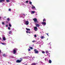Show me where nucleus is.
<instances>
[{"mask_svg": "<svg viewBox=\"0 0 65 65\" xmlns=\"http://www.w3.org/2000/svg\"><path fill=\"white\" fill-rule=\"evenodd\" d=\"M9 63V62H8V63Z\"/></svg>", "mask_w": 65, "mask_h": 65, "instance_id": "46", "label": "nucleus"}, {"mask_svg": "<svg viewBox=\"0 0 65 65\" xmlns=\"http://www.w3.org/2000/svg\"><path fill=\"white\" fill-rule=\"evenodd\" d=\"M28 33L29 34H30V32H29Z\"/></svg>", "mask_w": 65, "mask_h": 65, "instance_id": "43", "label": "nucleus"}, {"mask_svg": "<svg viewBox=\"0 0 65 65\" xmlns=\"http://www.w3.org/2000/svg\"><path fill=\"white\" fill-rule=\"evenodd\" d=\"M26 30H27V31H30V29L29 28H26Z\"/></svg>", "mask_w": 65, "mask_h": 65, "instance_id": "14", "label": "nucleus"}, {"mask_svg": "<svg viewBox=\"0 0 65 65\" xmlns=\"http://www.w3.org/2000/svg\"><path fill=\"white\" fill-rule=\"evenodd\" d=\"M9 26L10 27H11V26H12L11 25V24H10V23H9Z\"/></svg>", "mask_w": 65, "mask_h": 65, "instance_id": "15", "label": "nucleus"}, {"mask_svg": "<svg viewBox=\"0 0 65 65\" xmlns=\"http://www.w3.org/2000/svg\"><path fill=\"white\" fill-rule=\"evenodd\" d=\"M48 62L49 63H51L52 61L51 60H49L48 61Z\"/></svg>", "mask_w": 65, "mask_h": 65, "instance_id": "13", "label": "nucleus"}, {"mask_svg": "<svg viewBox=\"0 0 65 65\" xmlns=\"http://www.w3.org/2000/svg\"><path fill=\"white\" fill-rule=\"evenodd\" d=\"M0 39H1V38H0Z\"/></svg>", "mask_w": 65, "mask_h": 65, "instance_id": "45", "label": "nucleus"}, {"mask_svg": "<svg viewBox=\"0 0 65 65\" xmlns=\"http://www.w3.org/2000/svg\"><path fill=\"white\" fill-rule=\"evenodd\" d=\"M32 9H34V8H35V6L32 7H31Z\"/></svg>", "mask_w": 65, "mask_h": 65, "instance_id": "18", "label": "nucleus"}, {"mask_svg": "<svg viewBox=\"0 0 65 65\" xmlns=\"http://www.w3.org/2000/svg\"><path fill=\"white\" fill-rule=\"evenodd\" d=\"M9 11H11V9H9Z\"/></svg>", "mask_w": 65, "mask_h": 65, "instance_id": "32", "label": "nucleus"}, {"mask_svg": "<svg viewBox=\"0 0 65 65\" xmlns=\"http://www.w3.org/2000/svg\"><path fill=\"white\" fill-rule=\"evenodd\" d=\"M3 2L2 1V0H0V3H1V2Z\"/></svg>", "mask_w": 65, "mask_h": 65, "instance_id": "30", "label": "nucleus"}, {"mask_svg": "<svg viewBox=\"0 0 65 65\" xmlns=\"http://www.w3.org/2000/svg\"><path fill=\"white\" fill-rule=\"evenodd\" d=\"M29 48H30V49H31V50H32L33 49V47H29Z\"/></svg>", "mask_w": 65, "mask_h": 65, "instance_id": "22", "label": "nucleus"}, {"mask_svg": "<svg viewBox=\"0 0 65 65\" xmlns=\"http://www.w3.org/2000/svg\"><path fill=\"white\" fill-rule=\"evenodd\" d=\"M31 65H36L35 63H32Z\"/></svg>", "mask_w": 65, "mask_h": 65, "instance_id": "17", "label": "nucleus"}, {"mask_svg": "<svg viewBox=\"0 0 65 65\" xmlns=\"http://www.w3.org/2000/svg\"><path fill=\"white\" fill-rule=\"evenodd\" d=\"M6 23H8V21H6Z\"/></svg>", "mask_w": 65, "mask_h": 65, "instance_id": "40", "label": "nucleus"}, {"mask_svg": "<svg viewBox=\"0 0 65 65\" xmlns=\"http://www.w3.org/2000/svg\"><path fill=\"white\" fill-rule=\"evenodd\" d=\"M2 25H4V22H2Z\"/></svg>", "mask_w": 65, "mask_h": 65, "instance_id": "27", "label": "nucleus"}, {"mask_svg": "<svg viewBox=\"0 0 65 65\" xmlns=\"http://www.w3.org/2000/svg\"><path fill=\"white\" fill-rule=\"evenodd\" d=\"M28 1H26L25 2H26V3H28Z\"/></svg>", "mask_w": 65, "mask_h": 65, "instance_id": "31", "label": "nucleus"}, {"mask_svg": "<svg viewBox=\"0 0 65 65\" xmlns=\"http://www.w3.org/2000/svg\"><path fill=\"white\" fill-rule=\"evenodd\" d=\"M1 53V51L0 50V54Z\"/></svg>", "mask_w": 65, "mask_h": 65, "instance_id": "41", "label": "nucleus"}, {"mask_svg": "<svg viewBox=\"0 0 65 65\" xmlns=\"http://www.w3.org/2000/svg\"><path fill=\"white\" fill-rule=\"evenodd\" d=\"M34 29L35 30V31H37V27L36 26H35L34 27Z\"/></svg>", "mask_w": 65, "mask_h": 65, "instance_id": "6", "label": "nucleus"}, {"mask_svg": "<svg viewBox=\"0 0 65 65\" xmlns=\"http://www.w3.org/2000/svg\"><path fill=\"white\" fill-rule=\"evenodd\" d=\"M31 14H32L34 13H35V11H31Z\"/></svg>", "mask_w": 65, "mask_h": 65, "instance_id": "9", "label": "nucleus"}, {"mask_svg": "<svg viewBox=\"0 0 65 65\" xmlns=\"http://www.w3.org/2000/svg\"><path fill=\"white\" fill-rule=\"evenodd\" d=\"M32 42H35V40H34L32 41Z\"/></svg>", "mask_w": 65, "mask_h": 65, "instance_id": "28", "label": "nucleus"}, {"mask_svg": "<svg viewBox=\"0 0 65 65\" xmlns=\"http://www.w3.org/2000/svg\"><path fill=\"white\" fill-rule=\"evenodd\" d=\"M36 27H39L40 26V25H39V24H36Z\"/></svg>", "mask_w": 65, "mask_h": 65, "instance_id": "8", "label": "nucleus"}, {"mask_svg": "<svg viewBox=\"0 0 65 65\" xmlns=\"http://www.w3.org/2000/svg\"><path fill=\"white\" fill-rule=\"evenodd\" d=\"M26 32L27 33H28L29 32H28V31H26Z\"/></svg>", "mask_w": 65, "mask_h": 65, "instance_id": "39", "label": "nucleus"}, {"mask_svg": "<svg viewBox=\"0 0 65 65\" xmlns=\"http://www.w3.org/2000/svg\"><path fill=\"white\" fill-rule=\"evenodd\" d=\"M25 24L26 25H29V21H26Z\"/></svg>", "mask_w": 65, "mask_h": 65, "instance_id": "5", "label": "nucleus"}, {"mask_svg": "<svg viewBox=\"0 0 65 65\" xmlns=\"http://www.w3.org/2000/svg\"><path fill=\"white\" fill-rule=\"evenodd\" d=\"M11 31H9V34H11Z\"/></svg>", "mask_w": 65, "mask_h": 65, "instance_id": "25", "label": "nucleus"}, {"mask_svg": "<svg viewBox=\"0 0 65 65\" xmlns=\"http://www.w3.org/2000/svg\"><path fill=\"white\" fill-rule=\"evenodd\" d=\"M46 53H48V51H46Z\"/></svg>", "mask_w": 65, "mask_h": 65, "instance_id": "29", "label": "nucleus"}, {"mask_svg": "<svg viewBox=\"0 0 65 65\" xmlns=\"http://www.w3.org/2000/svg\"><path fill=\"white\" fill-rule=\"evenodd\" d=\"M34 37H37V36H36V35H35L34 36Z\"/></svg>", "mask_w": 65, "mask_h": 65, "instance_id": "33", "label": "nucleus"}, {"mask_svg": "<svg viewBox=\"0 0 65 65\" xmlns=\"http://www.w3.org/2000/svg\"><path fill=\"white\" fill-rule=\"evenodd\" d=\"M6 27H8V25H6Z\"/></svg>", "mask_w": 65, "mask_h": 65, "instance_id": "35", "label": "nucleus"}, {"mask_svg": "<svg viewBox=\"0 0 65 65\" xmlns=\"http://www.w3.org/2000/svg\"><path fill=\"white\" fill-rule=\"evenodd\" d=\"M45 61H46V58H45Z\"/></svg>", "mask_w": 65, "mask_h": 65, "instance_id": "38", "label": "nucleus"}, {"mask_svg": "<svg viewBox=\"0 0 65 65\" xmlns=\"http://www.w3.org/2000/svg\"><path fill=\"white\" fill-rule=\"evenodd\" d=\"M1 17H0V19H1Z\"/></svg>", "mask_w": 65, "mask_h": 65, "instance_id": "44", "label": "nucleus"}, {"mask_svg": "<svg viewBox=\"0 0 65 65\" xmlns=\"http://www.w3.org/2000/svg\"><path fill=\"white\" fill-rule=\"evenodd\" d=\"M11 58H13V56H11Z\"/></svg>", "mask_w": 65, "mask_h": 65, "instance_id": "42", "label": "nucleus"}, {"mask_svg": "<svg viewBox=\"0 0 65 65\" xmlns=\"http://www.w3.org/2000/svg\"><path fill=\"white\" fill-rule=\"evenodd\" d=\"M46 34L47 35V36H48L49 35H48V34L46 33Z\"/></svg>", "mask_w": 65, "mask_h": 65, "instance_id": "37", "label": "nucleus"}, {"mask_svg": "<svg viewBox=\"0 0 65 65\" xmlns=\"http://www.w3.org/2000/svg\"><path fill=\"white\" fill-rule=\"evenodd\" d=\"M22 61V59L21 60H17L16 61V63H20V62H21V61Z\"/></svg>", "mask_w": 65, "mask_h": 65, "instance_id": "4", "label": "nucleus"}, {"mask_svg": "<svg viewBox=\"0 0 65 65\" xmlns=\"http://www.w3.org/2000/svg\"><path fill=\"white\" fill-rule=\"evenodd\" d=\"M5 0H2L3 2H4Z\"/></svg>", "mask_w": 65, "mask_h": 65, "instance_id": "36", "label": "nucleus"}, {"mask_svg": "<svg viewBox=\"0 0 65 65\" xmlns=\"http://www.w3.org/2000/svg\"><path fill=\"white\" fill-rule=\"evenodd\" d=\"M43 22H44V21H46V20H45V19H44L43 20Z\"/></svg>", "mask_w": 65, "mask_h": 65, "instance_id": "20", "label": "nucleus"}, {"mask_svg": "<svg viewBox=\"0 0 65 65\" xmlns=\"http://www.w3.org/2000/svg\"><path fill=\"white\" fill-rule=\"evenodd\" d=\"M8 30H10V27H8Z\"/></svg>", "mask_w": 65, "mask_h": 65, "instance_id": "24", "label": "nucleus"}, {"mask_svg": "<svg viewBox=\"0 0 65 65\" xmlns=\"http://www.w3.org/2000/svg\"><path fill=\"white\" fill-rule=\"evenodd\" d=\"M3 57H6L7 56L5 54H4L3 55Z\"/></svg>", "mask_w": 65, "mask_h": 65, "instance_id": "12", "label": "nucleus"}, {"mask_svg": "<svg viewBox=\"0 0 65 65\" xmlns=\"http://www.w3.org/2000/svg\"><path fill=\"white\" fill-rule=\"evenodd\" d=\"M7 21H10V19H9V18H8L7 19Z\"/></svg>", "mask_w": 65, "mask_h": 65, "instance_id": "19", "label": "nucleus"}, {"mask_svg": "<svg viewBox=\"0 0 65 65\" xmlns=\"http://www.w3.org/2000/svg\"><path fill=\"white\" fill-rule=\"evenodd\" d=\"M30 49H28V51H29H29H30Z\"/></svg>", "mask_w": 65, "mask_h": 65, "instance_id": "34", "label": "nucleus"}, {"mask_svg": "<svg viewBox=\"0 0 65 65\" xmlns=\"http://www.w3.org/2000/svg\"><path fill=\"white\" fill-rule=\"evenodd\" d=\"M1 44H2L3 45H6V43H1Z\"/></svg>", "mask_w": 65, "mask_h": 65, "instance_id": "10", "label": "nucleus"}, {"mask_svg": "<svg viewBox=\"0 0 65 65\" xmlns=\"http://www.w3.org/2000/svg\"><path fill=\"white\" fill-rule=\"evenodd\" d=\"M18 50V49H16V50L13 49V54H16V53H17V51H16Z\"/></svg>", "mask_w": 65, "mask_h": 65, "instance_id": "2", "label": "nucleus"}, {"mask_svg": "<svg viewBox=\"0 0 65 65\" xmlns=\"http://www.w3.org/2000/svg\"><path fill=\"white\" fill-rule=\"evenodd\" d=\"M34 51L35 52V54H38V53H39L38 51H37L36 49H34Z\"/></svg>", "mask_w": 65, "mask_h": 65, "instance_id": "3", "label": "nucleus"}, {"mask_svg": "<svg viewBox=\"0 0 65 65\" xmlns=\"http://www.w3.org/2000/svg\"><path fill=\"white\" fill-rule=\"evenodd\" d=\"M6 1L7 2H9V0H6Z\"/></svg>", "mask_w": 65, "mask_h": 65, "instance_id": "21", "label": "nucleus"}, {"mask_svg": "<svg viewBox=\"0 0 65 65\" xmlns=\"http://www.w3.org/2000/svg\"><path fill=\"white\" fill-rule=\"evenodd\" d=\"M29 3L30 5H32V2H29Z\"/></svg>", "mask_w": 65, "mask_h": 65, "instance_id": "23", "label": "nucleus"}, {"mask_svg": "<svg viewBox=\"0 0 65 65\" xmlns=\"http://www.w3.org/2000/svg\"><path fill=\"white\" fill-rule=\"evenodd\" d=\"M42 53L43 54H44L45 53V52H44V51H43L42 52Z\"/></svg>", "mask_w": 65, "mask_h": 65, "instance_id": "26", "label": "nucleus"}, {"mask_svg": "<svg viewBox=\"0 0 65 65\" xmlns=\"http://www.w3.org/2000/svg\"><path fill=\"white\" fill-rule=\"evenodd\" d=\"M6 40V39H5V37H3V40L4 41Z\"/></svg>", "mask_w": 65, "mask_h": 65, "instance_id": "11", "label": "nucleus"}, {"mask_svg": "<svg viewBox=\"0 0 65 65\" xmlns=\"http://www.w3.org/2000/svg\"><path fill=\"white\" fill-rule=\"evenodd\" d=\"M42 24L43 25H46V22H42Z\"/></svg>", "mask_w": 65, "mask_h": 65, "instance_id": "7", "label": "nucleus"}, {"mask_svg": "<svg viewBox=\"0 0 65 65\" xmlns=\"http://www.w3.org/2000/svg\"><path fill=\"white\" fill-rule=\"evenodd\" d=\"M33 21H34V23H38V21H37V19L36 18H34L33 19Z\"/></svg>", "mask_w": 65, "mask_h": 65, "instance_id": "1", "label": "nucleus"}, {"mask_svg": "<svg viewBox=\"0 0 65 65\" xmlns=\"http://www.w3.org/2000/svg\"><path fill=\"white\" fill-rule=\"evenodd\" d=\"M43 38H44V36H42L41 37V39H43Z\"/></svg>", "mask_w": 65, "mask_h": 65, "instance_id": "16", "label": "nucleus"}]
</instances>
